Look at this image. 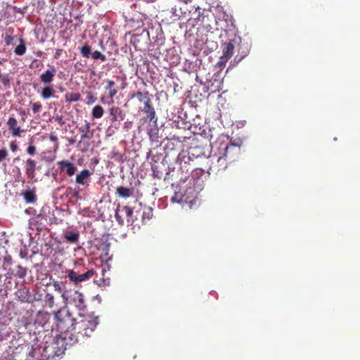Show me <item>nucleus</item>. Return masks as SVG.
Segmentation results:
<instances>
[{"label":"nucleus","mask_w":360,"mask_h":360,"mask_svg":"<svg viewBox=\"0 0 360 360\" xmlns=\"http://www.w3.org/2000/svg\"><path fill=\"white\" fill-rule=\"evenodd\" d=\"M98 323L97 317L90 315L79 314L75 319L68 336H65L70 345L82 342L86 337H90Z\"/></svg>","instance_id":"obj_1"},{"label":"nucleus","mask_w":360,"mask_h":360,"mask_svg":"<svg viewBox=\"0 0 360 360\" xmlns=\"http://www.w3.org/2000/svg\"><path fill=\"white\" fill-rule=\"evenodd\" d=\"M203 157L205 160V148L202 146L201 145H192L190 146L188 153L186 154L185 153H179L177 158V161L179 162L181 165V168H184V165H182L183 162L184 163L188 164L190 166L191 169H195L196 167L195 164L194 162V158H202Z\"/></svg>","instance_id":"obj_2"},{"label":"nucleus","mask_w":360,"mask_h":360,"mask_svg":"<svg viewBox=\"0 0 360 360\" xmlns=\"http://www.w3.org/2000/svg\"><path fill=\"white\" fill-rule=\"evenodd\" d=\"M54 318L56 321L57 329L60 333H65V336H68L75 319L72 317V314L67 307H63L54 313Z\"/></svg>","instance_id":"obj_3"},{"label":"nucleus","mask_w":360,"mask_h":360,"mask_svg":"<svg viewBox=\"0 0 360 360\" xmlns=\"http://www.w3.org/2000/svg\"><path fill=\"white\" fill-rule=\"evenodd\" d=\"M206 166L201 168H195L197 174H202L207 172L209 174H218L224 172L228 166L226 160L224 157H208L205 158Z\"/></svg>","instance_id":"obj_4"},{"label":"nucleus","mask_w":360,"mask_h":360,"mask_svg":"<svg viewBox=\"0 0 360 360\" xmlns=\"http://www.w3.org/2000/svg\"><path fill=\"white\" fill-rule=\"evenodd\" d=\"M219 157H224L226 160V162L234 161L240 152V148L235 144H227L221 143L220 144Z\"/></svg>","instance_id":"obj_5"},{"label":"nucleus","mask_w":360,"mask_h":360,"mask_svg":"<svg viewBox=\"0 0 360 360\" xmlns=\"http://www.w3.org/2000/svg\"><path fill=\"white\" fill-rule=\"evenodd\" d=\"M90 124L85 120L84 124L79 128V131L82 133L81 135V139L78 143V146H81L82 145H84L85 147L82 149V151L83 153H85L88 150L89 144L88 143H85L84 141L86 139L89 140L91 139L92 135L90 134Z\"/></svg>","instance_id":"obj_6"},{"label":"nucleus","mask_w":360,"mask_h":360,"mask_svg":"<svg viewBox=\"0 0 360 360\" xmlns=\"http://www.w3.org/2000/svg\"><path fill=\"white\" fill-rule=\"evenodd\" d=\"M143 108L142 111L146 113V116L143 117V120L146 122H157L156 112L155 108L151 104V98L146 101L143 102Z\"/></svg>","instance_id":"obj_7"},{"label":"nucleus","mask_w":360,"mask_h":360,"mask_svg":"<svg viewBox=\"0 0 360 360\" xmlns=\"http://www.w3.org/2000/svg\"><path fill=\"white\" fill-rule=\"evenodd\" d=\"M81 55L86 58H89L91 56L94 60H100L104 62L106 60V57L104 54L98 51H95L91 53V48L89 45H84L80 49Z\"/></svg>","instance_id":"obj_8"},{"label":"nucleus","mask_w":360,"mask_h":360,"mask_svg":"<svg viewBox=\"0 0 360 360\" xmlns=\"http://www.w3.org/2000/svg\"><path fill=\"white\" fill-rule=\"evenodd\" d=\"M25 172L28 179L32 180L36 175V170L39 168L37 162L32 158H27L25 162Z\"/></svg>","instance_id":"obj_9"},{"label":"nucleus","mask_w":360,"mask_h":360,"mask_svg":"<svg viewBox=\"0 0 360 360\" xmlns=\"http://www.w3.org/2000/svg\"><path fill=\"white\" fill-rule=\"evenodd\" d=\"M58 165L60 172H65L68 176H73L77 171V167L74 164L68 160L58 161Z\"/></svg>","instance_id":"obj_10"},{"label":"nucleus","mask_w":360,"mask_h":360,"mask_svg":"<svg viewBox=\"0 0 360 360\" xmlns=\"http://www.w3.org/2000/svg\"><path fill=\"white\" fill-rule=\"evenodd\" d=\"M10 133L13 136H20L24 131L23 129L18 124L17 120L13 117H10L6 122Z\"/></svg>","instance_id":"obj_11"},{"label":"nucleus","mask_w":360,"mask_h":360,"mask_svg":"<svg viewBox=\"0 0 360 360\" xmlns=\"http://www.w3.org/2000/svg\"><path fill=\"white\" fill-rule=\"evenodd\" d=\"M72 301L79 311H84L86 309L84 295L82 292L77 290L75 291L72 297Z\"/></svg>","instance_id":"obj_12"},{"label":"nucleus","mask_w":360,"mask_h":360,"mask_svg":"<svg viewBox=\"0 0 360 360\" xmlns=\"http://www.w3.org/2000/svg\"><path fill=\"white\" fill-rule=\"evenodd\" d=\"M109 113L110 116V121L115 122L120 119L123 120L125 117V113L124 111L117 106H112L109 109Z\"/></svg>","instance_id":"obj_13"},{"label":"nucleus","mask_w":360,"mask_h":360,"mask_svg":"<svg viewBox=\"0 0 360 360\" xmlns=\"http://www.w3.org/2000/svg\"><path fill=\"white\" fill-rule=\"evenodd\" d=\"M63 237L68 243L77 244L79 240V232L77 230H68L64 233Z\"/></svg>","instance_id":"obj_14"},{"label":"nucleus","mask_w":360,"mask_h":360,"mask_svg":"<svg viewBox=\"0 0 360 360\" xmlns=\"http://www.w3.org/2000/svg\"><path fill=\"white\" fill-rule=\"evenodd\" d=\"M56 69L53 67L51 69L46 70L39 76L40 81L45 84H49L53 81L56 75Z\"/></svg>","instance_id":"obj_15"},{"label":"nucleus","mask_w":360,"mask_h":360,"mask_svg":"<svg viewBox=\"0 0 360 360\" xmlns=\"http://www.w3.org/2000/svg\"><path fill=\"white\" fill-rule=\"evenodd\" d=\"M90 176V171L86 169H84L82 170L79 174H77L75 181L77 184L84 185L87 184L88 179Z\"/></svg>","instance_id":"obj_16"},{"label":"nucleus","mask_w":360,"mask_h":360,"mask_svg":"<svg viewBox=\"0 0 360 360\" xmlns=\"http://www.w3.org/2000/svg\"><path fill=\"white\" fill-rule=\"evenodd\" d=\"M105 91H108V94L111 99L117 94L118 89L113 80L108 79L106 81Z\"/></svg>","instance_id":"obj_17"},{"label":"nucleus","mask_w":360,"mask_h":360,"mask_svg":"<svg viewBox=\"0 0 360 360\" xmlns=\"http://www.w3.org/2000/svg\"><path fill=\"white\" fill-rule=\"evenodd\" d=\"M22 195L27 203H35L37 202V197L33 189H27L22 193Z\"/></svg>","instance_id":"obj_18"},{"label":"nucleus","mask_w":360,"mask_h":360,"mask_svg":"<svg viewBox=\"0 0 360 360\" xmlns=\"http://www.w3.org/2000/svg\"><path fill=\"white\" fill-rule=\"evenodd\" d=\"M234 49V44L232 40H229L225 44V46L223 49V56L224 58H231L233 56Z\"/></svg>","instance_id":"obj_19"},{"label":"nucleus","mask_w":360,"mask_h":360,"mask_svg":"<svg viewBox=\"0 0 360 360\" xmlns=\"http://www.w3.org/2000/svg\"><path fill=\"white\" fill-rule=\"evenodd\" d=\"M56 91L53 87L51 85L46 86L44 87L41 92V96L44 99H49L54 96Z\"/></svg>","instance_id":"obj_20"},{"label":"nucleus","mask_w":360,"mask_h":360,"mask_svg":"<svg viewBox=\"0 0 360 360\" xmlns=\"http://www.w3.org/2000/svg\"><path fill=\"white\" fill-rule=\"evenodd\" d=\"M19 300L22 302H30L31 294L28 289L24 288L18 292Z\"/></svg>","instance_id":"obj_21"},{"label":"nucleus","mask_w":360,"mask_h":360,"mask_svg":"<svg viewBox=\"0 0 360 360\" xmlns=\"http://www.w3.org/2000/svg\"><path fill=\"white\" fill-rule=\"evenodd\" d=\"M115 193L120 197L127 198L132 194V191L124 186H118L116 188Z\"/></svg>","instance_id":"obj_22"},{"label":"nucleus","mask_w":360,"mask_h":360,"mask_svg":"<svg viewBox=\"0 0 360 360\" xmlns=\"http://www.w3.org/2000/svg\"><path fill=\"white\" fill-rule=\"evenodd\" d=\"M65 100L66 102H77L81 100V95L79 93H66Z\"/></svg>","instance_id":"obj_23"},{"label":"nucleus","mask_w":360,"mask_h":360,"mask_svg":"<svg viewBox=\"0 0 360 360\" xmlns=\"http://www.w3.org/2000/svg\"><path fill=\"white\" fill-rule=\"evenodd\" d=\"M171 201L174 203H183L186 202L185 195L181 192L175 191L174 195L171 198Z\"/></svg>","instance_id":"obj_24"},{"label":"nucleus","mask_w":360,"mask_h":360,"mask_svg":"<svg viewBox=\"0 0 360 360\" xmlns=\"http://www.w3.org/2000/svg\"><path fill=\"white\" fill-rule=\"evenodd\" d=\"M104 113V110L102 106L97 105L94 106L91 111V115L93 117L98 119L103 117Z\"/></svg>","instance_id":"obj_25"},{"label":"nucleus","mask_w":360,"mask_h":360,"mask_svg":"<svg viewBox=\"0 0 360 360\" xmlns=\"http://www.w3.org/2000/svg\"><path fill=\"white\" fill-rule=\"evenodd\" d=\"M135 96L138 98L139 101L141 103L146 101L147 100L150 99L152 96L148 91H146L143 93L141 91H137Z\"/></svg>","instance_id":"obj_26"},{"label":"nucleus","mask_w":360,"mask_h":360,"mask_svg":"<svg viewBox=\"0 0 360 360\" xmlns=\"http://www.w3.org/2000/svg\"><path fill=\"white\" fill-rule=\"evenodd\" d=\"M20 44L15 48L14 53L18 56H22L26 52V46L22 39H20Z\"/></svg>","instance_id":"obj_27"},{"label":"nucleus","mask_w":360,"mask_h":360,"mask_svg":"<svg viewBox=\"0 0 360 360\" xmlns=\"http://www.w3.org/2000/svg\"><path fill=\"white\" fill-rule=\"evenodd\" d=\"M153 216V209L150 207H145L142 213L143 222H145L146 220H150Z\"/></svg>","instance_id":"obj_28"},{"label":"nucleus","mask_w":360,"mask_h":360,"mask_svg":"<svg viewBox=\"0 0 360 360\" xmlns=\"http://www.w3.org/2000/svg\"><path fill=\"white\" fill-rule=\"evenodd\" d=\"M53 286L56 291L58 292L59 293H61V296L63 298H65V292H64L65 284L63 283L53 281Z\"/></svg>","instance_id":"obj_29"},{"label":"nucleus","mask_w":360,"mask_h":360,"mask_svg":"<svg viewBox=\"0 0 360 360\" xmlns=\"http://www.w3.org/2000/svg\"><path fill=\"white\" fill-rule=\"evenodd\" d=\"M68 278L74 282L75 283H78L79 274L75 271L73 269H68L67 271Z\"/></svg>","instance_id":"obj_30"},{"label":"nucleus","mask_w":360,"mask_h":360,"mask_svg":"<svg viewBox=\"0 0 360 360\" xmlns=\"http://www.w3.org/2000/svg\"><path fill=\"white\" fill-rule=\"evenodd\" d=\"M244 49L245 50L242 51V53L240 55L238 54L235 57L234 60H235V61H236V63L240 62L249 53V49H248V46H245Z\"/></svg>","instance_id":"obj_31"},{"label":"nucleus","mask_w":360,"mask_h":360,"mask_svg":"<svg viewBox=\"0 0 360 360\" xmlns=\"http://www.w3.org/2000/svg\"><path fill=\"white\" fill-rule=\"evenodd\" d=\"M122 211V207L119 205L115 212V217L117 223L120 225L124 224V220L122 217V216L120 214V212Z\"/></svg>","instance_id":"obj_32"},{"label":"nucleus","mask_w":360,"mask_h":360,"mask_svg":"<svg viewBox=\"0 0 360 360\" xmlns=\"http://www.w3.org/2000/svg\"><path fill=\"white\" fill-rule=\"evenodd\" d=\"M18 271H16V276L20 278H24L27 275V269L20 265L17 266Z\"/></svg>","instance_id":"obj_33"},{"label":"nucleus","mask_w":360,"mask_h":360,"mask_svg":"<svg viewBox=\"0 0 360 360\" xmlns=\"http://www.w3.org/2000/svg\"><path fill=\"white\" fill-rule=\"evenodd\" d=\"M30 105L32 106L33 114L40 112L42 109V105L39 102H30Z\"/></svg>","instance_id":"obj_34"},{"label":"nucleus","mask_w":360,"mask_h":360,"mask_svg":"<svg viewBox=\"0 0 360 360\" xmlns=\"http://www.w3.org/2000/svg\"><path fill=\"white\" fill-rule=\"evenodd\" d=\"M46 302L49 307H53L55 304L54 297L51 294L47 293L45 296Z\"/></svg>","instance_id":"obj_35"},{"label":"nucleus","mask_w":360,"mask_h":360,"mask_svg":"<svg viewBox=\"0 0 360 360\" xmlns=\"http://www.w3.org/2000/svg\"><path fill=\"white\" fill-rule=\"evenodd\" d=\"M210 82L211 83V84H209L207 86V91L211 90L212 93H216V92H219L221 89V82H218L219 86L216 88H213L214 83L212 81H210Z\"/></svg>","instance_id":"obj_36"},{"label":"nucleus","mask_w":360,"mask_h":360,"mask_svg":"<svg viewBox=\"0 0 360 360\" xmlns=\"http://www.w3.org/2000/svg\"><path fill=\"white\" fill-rule=\"evenodd\" d=\"M94 274H95V271H94V269H90V270H88L86 272L82 274L81 275L82 276V278L85 281L91 278L94 275Z\"/></svg>","instance_id":"obj_37"},{"label":"nucleus","mask_w":360,"mask_h":360,"mask_svg":"<svg viewBox=\"0 0 360 360\" xmlns=\"http://www.w3.org/2000/svg\"><path fill=\"white\" fill-rule=\"evenodd\" d=\"M229 60L228 58H224V56L220 57L219 62L217 63V65L220 68H224L226 65V63Z\"/></svg>","instance_id":"obj_38"},{"label":"nucleus","mask_w":360,"mask_h":360,"mask_svg":"<svg viewBox=\"0 0 360 360\" xmlns=\"http://www.w3.org/2000/svg\"><path fill=\"white\" fill-rule=\"evenodd\" d=\"M122 211H124L127 217H131L133 214V210L128 206L122 207Z\"/></svg>","instance_id":"obj_39"},{"label":"nucleus","mask_w":360,"mask_h":360,"mask_svg":"<svg viewBox=\"0 0 360 360\" xmlns=\"http://www.w3.org/2000/svg\"><path fill=\"white\" fill-rule=\"evenodd\" d=\"M26 151L30 155H34L37 152V148L34 145H30L26 149Z\"/></svg>","instance_id":"obj_40"},{"label":"nucleus","mask_w":360,"mask_h":360,"mask_svg":"<svg viewBox=\"0 0 360 360\" xmlns=\"http://www.w3.org/2000/svg\"><path fill=\"white\" fill-rule=\"evenodd\" d=\"M8 153L6 149H0V162L7 158Z\"/></svg>","instance_id":"obj_41"},{"label":"nucleus","mask_w":360,"mask_h":360,"mask_svg":"<svg viewBox=\"0 0 360 360\" xmlns=\"http://www.w3.org/2000/svg\"><path fill=\"white\" fill-rule=\"evenodd\" d=\"M172 13L175 15L176 16H181V15L184 14L181 11V8H180L179 10L177 9V6H175L174 8H172Z\"/></svg>","instance_id":"obj_42"},{"label":"nucleus","mask_w":360,"mask_h":360,"mask_svg":"<svg viewBox=\"0 0 360 360\" xmlns=\"http://www.w3.org/2000/svg\"><path fill=\"white\" fill-rule=\"evenodd\" d=\"M13 39H14V37L11 36V35H6V36L5 37V39H4V40H5V43H6V44L7 46H8V45H10V44H12V42H13Z\"/></svg>","instance_id":"obj_43"},{"label":"nucleus","mask_w":360,"mask_h":360,"mask_svg":"<svg viewBox=\"0 0 360 360\" xmlns=\"http://www.w3.org/2000/svg\"><path fill=\"white\" fill-rule=\"evenodd\" d=\"M87 99H88V101H87L88 104L93 103L96 101V98L91 93H89L88 94Z\"/></svg>","instance_id":"obj_44"},{"label":"nucleus","mask_w":360,"mask_h":360,"mask_svg":"<svg viewBox=\"0 0 360 360\" xmlns=\"http://www.w3.org/2000/svg\"><path fill=\"white\" fill-rule=\"evenodd\" d=\"M56 122H57L60 125H63L65 124V121L63 120V116H56L55 117Z\"/></svg>","instance_id":"obj_45"},{"label":"nucleus","mask_w":360,"mask_h":360,"mask_svg":"<svg viewBox=\"0 0 360 360\" xmlns=\"http://www.w3.org/2000/svg\"><path fill=\"white\" fill-rule=\"evenodd\" d=\"M195 11L196 12H198V17L196 18V19L198 20V21H203V18H205V16H202V19H201V15H200V6H197L195 8Z\"/></svg>","instance_id":"obj_46"},{"label":"nucleus","mask_w":360,"mask_h":360,"mask_svg":"<svg viewBox=\"0 0 360 360\" xmlns=\"http://www.w3.org/2000/svg\"><path fill=\"white\" fill-rule=\"evenodd\" d=\"M10 148L13 152H15L18 150V145L15 142H12L10 145Z\"/></svg>","instance_id":"obj_47"},{"label":"nucleus","mask_w":360,"mask_h":360,"mask_svg":"<svg viewBox=\"0 0 360 360\" xmlns=\"http://www.w3.org/2000/svg\"><path fill=\"white\" fill-rule=\"evenodd\" d=\"M62 50L61 49H57L55 55V58H58L61 54Z\"/></svg>","instance_id":"obj_48"},{"label":"nucleus","mask_w":360,"mask_h":360,"mask_svg":"<svg viewBox=\"0 0 360 360\" xmlns=\"http://www.w3.org/2000/svg\"><path fill=\"white\" fill-rule=\"evenodd\" d=\"M35 54L39 56V57H41L43 56L44 55V52L42 51H37Z\"/></svg>","instance_id":"obj_49"},{"label":"nucleus","mask_w":360,"mask_h":360,"mask_svg":"<svg viewBox=\"0 0 360 360\" xmlns=\"http://www.w3.org/2000/svg\"><path fill=\"white\" fill-rule=\"evenodd\" d=\"M84 281V280L82 278V276L81 274H79V278H78V283H81Z\"/></svg>","instance_id":"obj_50"},{"label":"nucleus","mask_w":360,"mask_h":360,"mask_svg":"<svg viewBox=\"0 0 360 360\" xmlns=\"http://www.w3.org/2000/svg\"><path fill=\"white\" fill-rule=\"evenodd\" d=\"M184 4H188L192 2L193 0H181Z\"/></svg>","instance_id":"obj_51"},{"label":"nucleus","mask_w":360,"mask_h":360,"mask_svg":"<svg viewBox=\"0 0 360 360\" xmlns=\"http://www.w3.org/2000/svg\"><path fill=\"white\" fill-rule=\"evenodd\" d=\"M20 115H22V116H25V115H26L25 110H22L20 112Z\"/></svg>","instance_id":"obj_52"},{"label":"nucleus","mask_w":360,"mask_h":360,"mask_svg":"<svg viewBox=\"0 0 360 360\" xmlns=\"http://www.w3.org/2000/svg\"><path fill=\"white\" fill-rule=\"evenodd\" d=\"M147 3H153L155 2L156 0H145Z\"/></svg>","instance_id":"obj_53"},{"label":"nucleus","mask_w":360,"mask_h":360,"mask_svg":"<svg viewBox=\"0 0 360 360\" xmlns=\"http://www.w3.org/2000/svg\"><path fill=\"white\" fill-rule=\"evenodd\" d=\"M5 261H7L8 262H9L11 261V258H9V259L5 258Z\"/></svg>","instance_id":"obj_54"},{"label":"nucleus","mask_w":360,"mask_h":360,"mask_svg":"<svg viewBox=\"0 0 360 360\" xmlns=\"http://www.w3.org/2000/svg\"><path fill=\"white\" fill-rule=\"evenodd\" d=\"M51 140H55V139H56V137L51 136Z\"/></svg>","instance_id":"obj_55"},{"label":"nucleus","mask_w":360,"mask_h":360,"mask_svg":"<svg viewBox=\"0 0 360 360\" xmlns=\"http://www.w3.org/2000/svg\"><path fill=\"white\" fill-rule=\"evenodd\" d=\"M101 102H102L103 103H104V99H103V98H101Z\"/></svg>","instance_id":"obj_56"},{"label":"nucleus","mask_w":360,"mask_h":360,"mask_svg":"<svg viewBox=\"0 0 360 360\" xmlns=\"http://www.w3.org/2000/svg\"><path fill=\"white\" fill-rule=\"evenodd\" d=\"M25 212H26L27 213H29V212H30L29 209H27V210H25Z\"/></svg>","instance_id":"obj_57"},{"label":"nucleus","mask_w":360,"mask_h":360,"mask_svg":"<svg viewBox=\"0 0 360 360\" xmlns=\"http://www.w3.org/2000/svg\"><path fill=\"white\" fill-rule=\"evenodd\" d=\"M6 80L4 81V84H6Z\"/></svg>","instance_id":"obj_58"},{"label":"nucleus","mask_w":360,"mask_h":360,"mask_svg":"<svg viewBox=\"0 0 360 360\" xmlns=\"http://www.w3.org/2000/svg\"><path fill=\"white\" fill-rule=\"evenodd\" d=\"M6 80L4 81V84H6Z\"/></svg>","instance_id":"obj_59"},{"label":"nucleus","mask_w":360,"mask_h":360,"mask_svg":"<svg viewBox=\"0 0 360 360\" xmlns=\"http://www.w3.org/2000/svg\"><path fill=\"white\" fill-rule=\"evenodd\" d=\"M2 292V289H0V293Z\"/></svg>","instance_id":"obj_60"}]
</instances>
